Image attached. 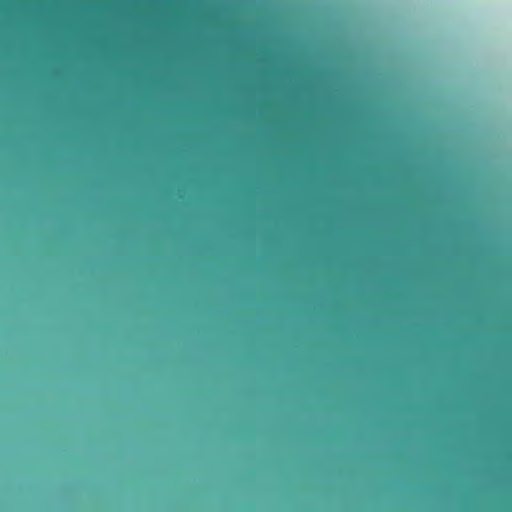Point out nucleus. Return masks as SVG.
Here are the masks:
<instances>
[{
    "label": "nucleus",
    "mask_w": 512,
    "mask_h": 512,
    "mask_svg": "<svg viewBox=\"0 0 512 512\" xmlns=\"http://www.w3.org/2000/svg\"><path fill=\"white\" fill-rule=\"evenodd\" d=\"M255 327H512V322H217Z\"/></svg>",
    "instance_id": "f257e3e1"
},
{
    "label": "nucleus",
    "mask_w": 512,
    "mask_h": 512,
    "mask_svg": "<svg viewBox=\"0 0 512 512\" xmlns=\"http://www.w3.org/2000/svg\"><path fill=\"white\" fill-rule=\"evenodd\" d=\"M281 320H512L511 317H281Z\"/></svg>",
    "instance_id": "f03ea898"
}]
</instances>
